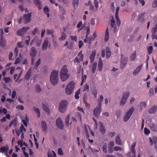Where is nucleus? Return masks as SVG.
Wrapping results in <instances>:
<instances>
[{"instance_id": "nucleus-1", "label": "nucleus", "mask_w": 157, "mask_h": 157, "mask_svg": "<svg viewBox=\"0 0 157 157\" xmlns=\"http://www.w3.org/2000/svg\"><path fill=\"white\" fill-rule=\"evenodd\" d=\"M114 143L113 141H110L108 145L106 143H105L102 147L103 152L105 154L107 153H111L113 152V147Z\"/></svg>"}, {"instance_id": "nucleus-2", "label": "nucleus", "mask_w": 157, "mask_h": 157, "mask_svg": "<svg viewBox=\"0 0 157 157\" xmlns=\"http://www.w3.org/2000/svg\"><path fill=\"white\" fill-rule=\"evenodd\" d=\"M69 75L67 67L66 66H63L60 72V76L61 80L63 81H65L69 78Z\"/></svg>"}, {"instance_id": "nucleus-3", "label": "nucleus", "mask_w": 157, "mask_h": 157, "mask_svg": "<svg viewBox=\"0 0 157 157\" xmlns=\"http://www.w3.org/2000/svg\"><path fill=\"white\" fill-rule=\"evenodd\" d=\"M58 72L56 70H53L50 76V80L53 85L57 84L58 81Z\"/></svg>"}, {"instance_id": "nucleus-4", "label": "nucleus", "mask_w": 157, "mask_h": 157, "mask_svg": "<svg viewBox=\"0 0 157 157\" xmlns=\"http://www.w3.org/2000/svg\"><path fill=\"white\" fill-rule=\"evenodd\" d=\"M75 83L73 81H71L68 83L65 89V92L67 94L71 95L75 87Z\"/></svg>"}, {"instance_id": "nucleus-5", "label": "nucleus", "mask_w": 157, "mask_h": 157, "mask_svg": "<svg viewBox=\"0 0 157 157\" xmlns=\"http://www.w3.org/2000/svg\"><path fill=\"white\" fill-rule=\"evenodd\" d=\"M68 102L66 100L62 101L59 104L58 109L59 112L64 113L66 110Z\"/></svg>"}, {"instance_id": "nucleus-6", "label": "nucleus", "mask_w": 157, "mask_h": 157, "mask_svg": "<svg viewBox=\"0 0 157 157\" xmlns=\"http://www.w3.org/2000/svg\"><path fill=\"white\" fill-rule=\"evenodd\" d=\"M134 110V107H132L126 113L123 119V121L124 122H126L128 120Z\"/></svg>"}, {"instance_id": "nucleus-7", "label": "nucleus", "mask_w": 157, "mask_h": 157, "mask_svg": "<svg viewBox=\"0 0 157 157\" xmlns=\"http://www.w3.org/2000/svg\"><path fill=\"white\" fill-rule=\"evenodd\" d=\"M130 93L128 92H125L123 93L120 103L121 105H124L126 103L127 100L130 95Z\"/></svg>"}, {"instance_id": "nucleus-8", "label": "nucleus", "mask_w": 157, "mask_h": 157, "mask_svg": "<svg viewBox=\"0 0 157 157\" xmlns=\"http://www.w3.org/2000/svg\"><path fill=\"white\" fill-rule=\"evenodd\" d=\"M30 55L32 58L31 64H34V62L35 61V57L36 55V52L35 48L33 47L31 48V50L30 52Z\"/></svg>"}, {"instance_id": "nucleus-9", "label": "nucleus", "mask_w": 157, "mask_h": 157, "mask_svg": "<svg viewBox=\"0 0 157 157\" xmlns=\"http://www.w3.org/2000/svg\"><path fill=\"white\" fill-rule=\"evenodd\" d=\"M136 145V143H133L131 147V152L128 154V157H135L136 152L135 150V147Z\"/></svg>"}, {"instance_id": "nucleus-10", "label": "nucleus", "mask_w": 157, "mask_h": 157, "mask_svg": "<svg viewBox=\"0 0 157 157\" xmlns=\"http://www.w3.org/2000/svg\"><path fill=\"white\" fill-rule=\"evenodd\" d=\"M29 29L28 27H23L21 29H19L17 32V34L18 36H23L26 32V31Z\"/></svg>"}, {"instance_id": "nucleus-11", "label": "nucleus", "mask_w": 157, "mask_h": 157, "mask_svg": "<svg viewBox=\"0 0 157 157\" xmlns=\"http://www.w3.org/2000/svg\"><path fill=\"white\" fill-rule=\"evenodd\" d=\"M31 17V13H29L27 14H25L23 16V20L25 23H29Z\"/></svg>"}, {"instance_id": "nucleus-12", "label": "nucleus", "mask_w": 157, "mask_h": 157, "mask_svg": "<svg viewBox=\"0 0 157 157\" xmlns=\"http://www.w3.org/2000/svg\"><path fill=\"white\" fill-rule=\"evenodd\" d=\"M8 149L9 147L7 145L2 147H0V153H4L5 155L8 157L7 153Z\"/></svg>"}, {"instance_id": "nucleus-13", "label": "nucleus", "mask_w": 157, "mask_h": 157, "mask_svg": "<svg viewBox=\"0 0 157 157\" xmlns=\"http://www.w3.org/2000/svg\"><path fill=\"white\" fill-rule=\"evenodd\" d=\"M101 107L99 106L98 105L94 109L93 111V114L96 117L99 116L101 112Z\"/></svg>"}, {"instance_id": "nucleus-14", "label": "nucleus", "mask_w": 157, "mask_h": 157, "mask_svg": "<svg viewBox=\"0 0 157 157\" xmlns=\"http://www.w3.org/2000/svg\"><path fill=\"white\" fill-rule=\"evenodd\" d=\"M150 145H153V142H154V146L155 150L157 151V138L155 136L153 137L152 140L151 138H149Z\"/></svg>"}, {"instance_id": "nucleus-15", "label": "nucleus", "mask_w": 157, "mask_h": 157, "mask_svg": "<svg viewBox=\"0 0 157 157\" xmlns=\"http://www.w3.org/2000/svg\"><path fill=\"white\" fill-rule=\"evenodd\" d=\"M128 58L126 57H124L123 55H121V67L124 68L126 64Z\"/></svg>"}, {"instance_id": "nucleus-16", "label": "nucleus", "mask_w": 157, "mask_h": 157, "mask_svg": "<svg viewBox=\"0 0 157 157\" xmlns=\"http://www.w3.org/2000/svg\"><path fill=\"white\" fill-rule=\"evenodd\" d=\"M148 125L152 131L154 132H157V125L155 124V123L152 122H150Z\"/></svg>"}, {"instance_id": "nucleus-17", "label": "nucleus", "mask_w": 157, "mask_h": 157, "mask_svg": "<svg viewBox=\"0 0 157 157\" xmlns=\"http://www.w3.org/2000/svg\"><path fill=\"white\" fill-rule=\"evenodd\" d=\"M48 42V38H46L45 39L42 46V49L43 51H45L47 49Z\"/></svg>"}, {"instance_id": "nucleus-18", "label": "nucleus", "mask_w": 157, "mask_h": 157, "mask_svg": "<svg viewBox=\"0 0 157 157\" xmlns=\"http://www.w3.org/2000/svg\"><path fill=\"white\" fill-rule=\"evenodd\" d=\"M33 3L38 8L39 10H41L42 8V7L40 0H34Z\"/></svg>"}, {"instance_id": "nucleus-19", "label": "nucleus", "mask_w": 157, "mask_h": 157, "mask_svg": "<svg viewBox=\"0 0 157 157\" xmlns=\"http://www.w3.org/2000/svg\"><path fill=\"white\" fill-rule=\"evenodd\" d=\"M33 41L36 42V46H39L41 43L42 41L41 39H39L37 37H35L34 39L31 42V44L32 43V42Z\"/></svg>"}, {"instance_id": "nucleus-20", "label": "nucleus", "mask_w": 157, "mask_h": 157, "mask_svg": "<svg viewBox=\"0 0 157 157\" xmlns=\"http://www.w3.org/2000/svg\"><path fill=\"white\" fill-rule=\"evenodd\" d=\"M143 66L142 64H141L136 69L134 70L133 72V74L134 75H136L141 70L142 67Z\"/></svg>"}, {"instance_id": "nucleus-21", "label": "nucleus", "mask_w": 157, "mask_h": 157, "mask_svg": "<svg viewBox=\"0 0 157 157\" xmlns=\"http://www.w3.org/2000/svg\"><path fill=\"white\" fill-rule=\"evenodd\" d=\"M99 131L102 134H104L105 132V128L101 122H99Z\"/></svg>"}, {"instance_id": "nucleus-22", "label": "nucleus", "mask_w": 157, "mask_h": 157, "mask_svg": "<svg viewBox=\"0 0 157 157\" xmlns=\"http://www.w3.org/2000/svg\"><path fill=\"white\" fill-rule=\"evenodd\" d=\"M56 125L57 126L61 128L63 126V124L61 119L60 118H58L56 120Z\"/></svg>"}, {"instance_id": "nucleus-23", "label": "nucleus", "mask_w": 157, "mask_h": 157, "mask_svg": "<svg viewBox=\"0 0 157 157\" xmlns=\"http://www.w3.org/2000/svg\"><path fill=\"white\" fill-rule=\"evenodd\" d=\"M157 109V106L154 105L149 109L148 112L150 114L155 113Z\"/></svg>"}, {"instance_id": "nucleus-24", "label": "nucleus", "mask_w": 157, "mask_h": 157, "mask_svg": "<svg viewBox=\"0 0 157 157\" xmlns=\"http://www.w3.org/2000/svg\"><path fill=\"white\" fill-rule=\"evenodd\" d=\"M136 56V51H134L130 56V59L132 61H134Z\"/></svg>"}, {"instance_id": "nucleus-25", "label": "nucleus", "mask_w": 157, "mask_h": 157, "mask_svg": "<svg viewBox=\"0 0 157 157\" xmlns=\"http://www.w3.org/2000/svg\"><path fill=\"white\" fill-rule=\"evenodd\" d=\"M41 126L42 128V130L44 131H47V125L45 122L44 121H42L41 122Z\"/></svg>"}, {"instance_id": "nucleus-26", "label": "nucleus", "mask_w": 157, "mask_h": 157, "mask_svg": "<svg viewBox=\"0 0 157 157\" xmlns=\"http://www.w3.org/2000/svg\"><path fill=\"white\" fill-rule=\"evenodd\" d=\"M111 55V52L110 51V48L106 47V57L107 58H109Z\"/></svg>"}, {"instance_id": "nucleus-27", "label": "nucleus", "mask_w": 157, "mask_h": 157, "mask_svg": "<svg viewBox=\"0 0 157 157\" xmlns=\"http://www.w3.org/2000/svg\"><path fill=\"white\" fill-rule=\"evenodd\" d=\"M31 75V72L30 69L27 72L25 76V78L26 80H28L30 78Z\"/></svg>"}, {"instance_id": "nucleus-28", "label": "nucleus", "mask_w": 157, "mask_h": 157, "mask_svg": "<svg viewBox=\"0 0 157 157\" xmlns=\"http://www.w3.org/2000/svg\"><path fill=\"white\" fill-rule=\"evenodd\" d=\"M115 142L116 144L119 145H122V143L120 139V137L119 135L117 136L116 138Z\"/></svg>"}, {"instance_id": "nucleus-29", "label": "nucleus", "mask_w": 157, "mask_h": 157, "mask_svg": "<svg viewBox=\"0 0 157 157\" xmlns=\"http://www.w3.org/2000/svg\"><path fill=\"white\" fill-rule=\"evenodd\" d=\"M6 40L2 38H1L0 39V46L2 47H4L5 46Z\"/></svg>"}, {"instance_id": "nucleus-30", "label": "nucleus", "mask_w": 157, "mask_h": 157, "mask_svg": "<svg viewBox=\"0 0 157 157\" xmlns=\"http://www.w3.org/2000/svg\"><path fill=\"white\" fill-rule=\"evenodd\" d=\"M97 64L96 63L94 62L92 65L91 67V71L93 73H94L96 69Z\"/></svg>"}, {"instance_id": "nucleus-31", "label": "nucleus", "mask_w": 157, "mask_h": 157, "mask_svg": "<svg viewBox=\"0 0 157 157\" xmlns=\"http://www.w3.org/2000/svg\"><path fill=\"white\" fill-rule=\"evenodd\" d=\"M103 99V97L102 95H100V98L98 100V105L100 107H101V103Z\"/></svg>"}, {"instance_id": "nucleus-32", "label": "nucleus", "mask_w": 157, "mask_h": 157, "mask_svg": "<svg viewBox=\"0 0 157 157\" xmlns=\"http://www.w3.org/2000/svg\"><path fill=\"white\" fill-rule=\"evenodd\" d=\"M82 51H80L78 54L77 57L81 61H82L83 60V55L82 53Z\"/></svg>"}, {"instance_id": "nucleus-33", "label": "nucleus", "mask_w": 157, "mask_h": 157, "mask_svg": "<svg viewBox=\"0 0 157 157\" xmlns=\"http://www.w3.org/2000/svg\"><path fill=\"white\" fill-rule=\"evenodd\" d=\"M70 117V115L69 114H68L66 117L65 121V125L68 126L69 124H71V122L69 123V119Z\"/></svg>"}, {"instance_id": "nucleus-34", "label": "nucleus", "mask_w": 157, "mask_h": 157, "mask_svg": "<svg viewBox=\"0 0 157 157\" xmlns=\"http://www.w3.org/2000/svg\"><path fill=\"white\" fill-rule=\"evenodd\" d=\"M102 62L101 59H99L98 64V70L101 71L102 70Z\"/></svg>"}, {"instance_id": "nucleus-35", "label": "nucleus", "mask_w": 157, "mask_h": 157, "mask_svg": "<svg viewBox=\"0 0 157 157\" xmlns=\"http://www.w3.org/2000/svg\"><path fill=\"white\" fill-rule=\"evenodd\" d=\"M95 55L96 52L95 51L93 52L90 55V59L91 63H92L94 61Z\"/></svg>"}, {"instance_id": "nucleus-36", "label": "nucleus", "mask_w": 157, "mask_h": 157, "mask_svg": "<svg viewBox=\"0 0 157 157\" xmlns=\"http://www.w3.org/2000/svg\"><path fill=\"white\" fill-rule=\"evenodd\" d=\"M109 38V33L108 28H107L106 30L105 34V40L106 41L108 40Z\"/></svg>"}, {"instance_id": "nucleus-37", "label": "nucleus", "mask_w": 157, "mask_h": 157, "mask_svg": "<svg viewBox=\"0 0 157 157\" xmlns=\"http://www.w3.org/2000/svg\"><path fill=\"white\" fill-rule=\"evenodd\" d=\"M146 103L144 101L141 102L140 103V111H141L142 110L143 108H146Z\"/></svg>"}, {"instance_id": "nucleus-38", "label": "nucleus", "mask_w": 157, "mask_h": 157, "mask_svg": "<svg viewBox=\"0 0 157 157\" xmlns=\"http://www.w3.org/2000/svg\"><path fill=\"white\" fill-rule=\"evenodd\" d=\"M36 91L37 93H40L41 91V88L39 85L36 84L35 86Z\"/></svg>"}, {"instance_id": "nucleus-39", "label": "nucleus", "mask_w": 157, "mask_h": 157, "mask_svg": "<svg viewBox=\"0 0 157 157\" xmlns=\"http://www.w3.org/2000/svg\"><path fill=\"white\" fill-rule=\"evenodd\" d=\"M42 107L43 109L46 112L48 113H49V109L44 104H42Z\"/></svg>"}, {"instance_id": "nucleus-40", "label": "nucleus", "mask_w": 157, "mask_h": 157, "mask_svg": "<svg viewBox=\"0 0 157 157\" xmlns=\"http://www.w3.org/2000/svg\"><path fill=\"white\" fill-rule=\"evenodd\" d=\"M41 60L40 59H39L36 61V63L34 67V69L36 70L38 66L40 65V63Z\"/></svg>"}, {"instance_id": "nucleus-41", "label": "nucleus", "mask_w": 157, "mask_h": 157, "mask_svg": "<svg viewBox=\"0 0 157 157\" xmlns=\"http://www.w3.org/2000/svg\"><path fill=\"white\" fill-rule=\"evenodd\" d=\"M151 32L152 33L155 34L157 32V25H155L152 29Z\"/></svg>"}, {"instance_id": "nucleus-42", "label": "nucleus", "mask_w": 157, "mask_h": 157, "mask_svg": "<svg viewBox=\"0 0 157 157\" xmlns=\"http://www.w3.org/2000/svg\"><path fill=\"white\" fill-rule=\"evenodd\" d=\"M17 124V121L16 119L12 120L9 125V127H10L12 125H13L15 127Z\"/></svg>"}, {"instance_id": "nucleus-43", "label": "nucleus", "mask_w": 157, "mask_h": 157, "mask_svg": "<svg viewBox=\"0 0 157 157\" xmlns=\"http://www.w3.org/2000/svg\"><path fill=\"white\" fill-rule=\"evenodd\" d=\"M145 13V12H142L141 13L139 16V17L138 18V20L139 21H142L143 20V17Z\"/></svg>"}, {"instance_id": "nucleus-44", "label": "nucleus", "mask_w": 157, "mask_h": 157, "mask_svg": "<svg viewBox=\"0 0 157 157\" xmlns=\"http://www.w3.org/2000/svg\"><path fill=\"white\" fill-rule=\"evenodd\" d=\"M80 89H78L75 94V98L76 99H78L79 98V94H80Z\"/></svg>"}, {"instance_id": "nucleus-45", "label": "nucleus", "mask_w": 157, "mask_h": 157, "mask_svg": "<svg viewBox=\"0 0 157 157\" xmlns=\"http://www.w3.org/2000/svg\"><path fill=\"white\" fill-rule=\"evenodd\" d=\"M92 93L94 95V97L96 98L97 97V89L95 88H93L92 90Z\"/></svg>"}, {"instance_id": "nucleus-46", "label": "nucleus", "mask_w": 157, "mask_h": 157, "mask_svg": "<svg viewBox=\"0 0 157 157\" xmlns=\"http://www.w3.org/2000/svg\"><path fill=\"white\" fill-rule=\"evenodd\" d=\"M66 36H67V35L65 33H63L62 34L61 36L59 38V40H60V41H62V40H64L65 39V38L66 37Z\"/></svg>"}, {"instance_id": "nucleus-47", "label": "nucleus", "mask_w": 157, "mask_h": 157, "mask_svg": "<svg viewBox=\"0 0 157 157\" xmlns=\"http://www.w3.org/2000/svg\"><path fill=\"white\" fill-rule=\"evenodd\" d=\"M153 49V48L152 46H150L147 47V54L149 55H150Z\"/></svg>"}, {"instance_id": "nucleus-48", "label": "nucleus", "mask_w": 157, "mask_h": 157, "mask_svg": "<svg viewBox=\"0 0 157 157\" xmlns=\"http://www.w3.org/2000/svg\"><path fill=\"white\" fill-rule=\"evenodd\" d=\"M34 110L37 114V116L38 117H39L40 115V111L39 109L37 108L34 107Z\"/></svg>"}, {"instance_id": "nucleus-49", "label": "nucleus", "mask_w": 157, "mask_h": 157, "mask_svg": "<svg viewBox=\"0 0 157 157\" xmlns=\"http://www.w3.org/2000/svg\"><path fill=\"white\" fill-rule=\"evenodd\" d=\"M94 4L96 9H94V11H96L98 10V2L97 0H95L94 1Z\"/></svg>"}, {"instance_id": "nucleus-50", "label": "nucleus", "mask_w": 157, "mask_h": 157, "mask_svg": "<svg viewBox=\"0 0 157 157\" xmlns=\"http://www.w3.org/2000/svg\"><path fill=\"white\" fill-rule=\"evenodd\" d=\"M44 10L45 13L47 15L48 17H49V14H48L49 10L48 7H45L44 8Z\"/></svg>"}, {"instance_id": "nucleus-51", "label": "nucleus", "mask_w": 157, "mask_h": 157, "mask_svg": "<svg viewBox=\"0 0 157 157\" xmlns=\"http://www.w3.org/2000/svg\"><path fill=\"white\" fill-rule=\"evenodd\" d=\"M152 6L154 8L157 7V0H154L153 2Z\"/></svg>"}, {"instance_id": "nucleus-52", "label": "nucleus", "mask_w": 157, "mask_h": 157, "mask_svg": "<svg viewBox=\"0 0 157 157\" xmlns=\"http://www.w3.org/2000/svg\"><path fill=\"white\" fill-rule=\"evenodd\" d=\"M82 82H81V85H82L83 83L85 81H86V75H82Z\"/></svg>"}, {"instance_id": "nucleus-53", "label": "nucleus", "mask_w": 157, "mask_h": 157, "mask_svg": "<svg viewBox=\"0 0 157 157\" xmlns=\"http://www.w3.org/2000/svg\"><path fill=\"white\" fill-rule=\"evenodd\" d=\"M116 19V23L117 26H119L121 24V21L119 18L118 16L115 17Z\"/></svg>"}, {"instance_id": "nucleus-54", "label": "nucleus", "mask_w": 157, "mask_h": 157, "mask_svg": "<svg viewBox=\"0 0 157 157\" xmlns=\"http://www.w3.org/2000/svg\"><path fill=\"white\" fill-rule=\"evenodd\" d=\"M122 148L118 146H116L113 147V150L115 151H121Z\"/></svg>"}, {"instance_id": "nucleus-55", "label": "nucleus", "mask_w": 157, "mask_h": 157, "mask_svg": "<svg viewBox=\"0 0 157 157\" xmlns=\"http://www.w3.org/2000/svg\"><path fill=\"white\" fill-rule=\"evenodd\" d=\"M78 0H73V4L74 7L77 6L78 5Z\"/></svg>"}, {"instance_id": "nucleus-56", "label": "nucleus", "mask_w": 157, "mask_h": 157, "mask_svg": "<svg viewBox=\"0 0 157 157\" xmlns=\"http://www.w3.org/2000/svg\"><path fill=\"white\" fill-rule=\"evenodd\" d=\"M16 108L17 109H19L20 110H23L24 109V106L22 105H17L16 106Z\"/></svg>"}, {"instance_id": "nucleus-57", "label": "nucleus", "mask_w": 157, "mask_h": 157, "mask_svg": "<svg viewBox=\"0 0 157 157\" xmlns=\"http://www.w3.org/2000/svg\"><path fill=\"white\" fill-rule=\"evenodd\" d=\"M78 58L76 57L74 59V62L75 64L79 63H80V61H81Z\"/></svg>"}, {"instance_id": "nucleus-58", "label": "nucleus", "mask_w": 157, "mask_h": 157, "mask_svg": "<svg viewBox=\"0 0 157 157\" xmlns=\"http://www.w3.org/2000/svg\"><path fill=\"white\" fill-rule=\"evenodd\" d=\"M3 80L6 83H7L10 81V78L9 77H5L3 78Z\"/></svg>"}, {"instance_id": "nucleus-59", "label": "nucleus", "mask_w": 157, "mask_h": 157, "mask_svg": "<svg viewBox=\"0 0 157 157\" xmlns=\"http://www.w3.org/2000/svg\"><path fill=\"white\" fill-rule=\"evenodd\" d=\"M20 132H25L26 131V129L24 127L23 124H21L20 128Z\"/></svg>"}, {"instance_id": "nucleus-60", "label": "nucleus", "mask_w": 157, "mask_h": 157, "mask_svg": "<svg viewBox=\"0 0 157 157\" xmlns=\"http://www.w3.org/2000/svg\"><path fill=\"white\" fill-rule=\"evenodd\" d=\"M144 133L146 135H148L150 133V130L147 128H145L144 129Z\"/></svg>"}, {"instance_id": "nucleus-61", "label": "nucleus", "mask_w": 157, "mask_h": 157, "mask_svg": "<svg viewBox=\"0 0 157 157\" xmlns=\"http://www.w3.org/2000/svg\"><path fill=\"white\" fill-rule=\"evenodd\" d=\"M112 19L111 20V26L112 27H114V25H115V22L114 20L113 17H112Z\"/></svg>"}, {"instance_id": "nucleus-62", "label": "nucleus", "mask_w": 157, "mask_h": 157, "mask_svg": "<svg viewBox=\"0 0 157 157\" xmlns=\"http://www.w3.org/2000/svg\"><path fill=\"white\" fill-rule=\"evenodd\" d=\"M70 37L72 40H74L75 41H77V38L76 36H72L70 35Z\"/></svg>"}, {"instance_id": "nucleus-63", "label": "nucleus", "mask_w": 157, "mask_h": 157, "mask_svg": "<svg viewBox=\"0 0 157 157\" xmlns=\"http://www.w3.org/2000/svg\"><path fill=\"white\" fill-rule=\"evenodd\" d=\"M115 134L116 133L114 132H110L109 134V136L110 137L112 138L113 137Z\"/></svg>"}, {"instance_id": "nucleus-64", "label": "nucleus", "mask_w": 157, "mask_h": 157, "mask_svg": "<svg viewBox=\"0 0 157 157\" xmlns=\"http://www.w3.org/2000/svg\"><path fill=\"white\" fill-rule=\"evenodd\" d=\"M149 94L150 96H152L154 94V90L152 88H150L149 89Z\"/></svg>"}]
</instances>
